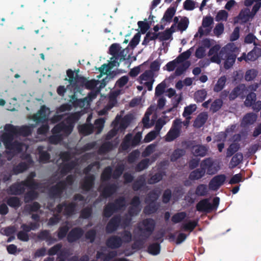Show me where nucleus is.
I'll return each instance as SVG.
<instances>
[{
  "instance_id": "f257e3e1",
  "label": "nucleus",
  "mask_w": 261,
  "mask_h": 261,
  "mask_svg": "<svg viewBox=\"0 0 261 261\" xmlns=\"http://www.w3.org/2000/svg\"><path fill=\"white\" fill-rule=\"evenodd\" d=\"M77 113L70 114L64 121L56 124L51 129L52 134H61L63 136L68 137L72 132L74 123L79 119Z\"/></svg>"
},
{
  "instance_id": "f03ea898",
  "label": "nucleus",
  "mask_w": 261,
  "mask_h": 261,
  "mask_svg": "<svg viewBox=\"0 0 261 261\" xmlns=\"http://www.w3.org/2000/svg\"><path fill=\"white\" fill-rule=\"evenodd\" d=\"M214 161L211 158L204 159L201 163L200 168L191 171L189 175V179L191 180H198L203 177L206 172L209 175L215 174L218 169L213 166Z\"/></svg>"
},
{
  "instance_id": "7ed1b4c3",
  "label": "nucleus",
  "mask_w": 261,
  "mask_h": 261,
  "mask_svg": "<svg viewBox=\"0 0 261 261\" xmlns=\"http://www.w3.org/2000/svg\"><path fill=\"white\" fill-rule=\"evenodd\" d=\"M14 137L7 132L3 133L1 137V141L4 143L5 148L8 150L6 151V153L11 154V157L16 153L21 152L22 150V143L18 141H13Z\"/></svg>"
},
{
  "instance_id": "20e7f679",
  "label": "nucleus",
  "mask_w": 261,
  "mask_h": 261,
  "mask_svg": "<svg viewBox=\"0 0 261 261\" xmlns=\"http://www.w3.org/2000/svg\"><path fill=\"white\" fill-rule=\"evenodd\" d=\"M220 198L218 197L214 198L212 204L210 202L208 199H203L197 203L196 208L198 212L209 213L217 210Z\"/></svg>"
},
{
  "instance_id": "39448f33",
  "label": "nucleus",
  "mask_w": 261,
  "mask_h": 261,
  "mask_svg": "<svg viewBox=\"0 0 261 261\" xmlns=\"http://www.w3.org/2000/svg\"><path fill=\"white\" fill-rule=\"evenodd\" d=\"M232 46L230 44H227L220 50L222 60H225L224 67L226 69H228L233 66L237 58L236 55L232 51Z\"/></svg>"
},
{
  "instance_id": "423d86ee",
  "label": "nucleus",
  "mask_w": 261,
  "mask_h": 261,
  "mask_svg": "<svg viewBox=\"0 0 261 261\" xmlns=\"http://www.w3.org/2000/svg\"><path fill=\"white\" fill-rule=\"evenodd\" d=\"M5 130L14 136L27 137L32 133L31 128L27 125L17 126L7 124L5 126Z\"/></svg>"
},
{
  "instance_id": "0eeeda50",
  "label": "nucleus",
  "mask_w": 261,
  "mask_h": 261,
  "mask_svg": "<svg viewBox=\"0 0 261 261\" xmlns=\"http://www.w3.org/2000/svg\"><path fill=\"white\" fill-rule=\"evenodd\" d=\"M181 121L180 119H175L172 123V125L165 137V140L167 142H170L179 137L181 133Z\"/></svg>"
},
{
  "instance_id": "6e6552de",
  "label": "nucleus",
  "mask_w": 261,
  "mask_h": 261,
  "mask_svg": "<svg viewBox=\"0 0 261 261\" xmlns=\"http://www.w3.org/2000/svg\"><path fill=\"white\" fill-rule=\"evenodd\" d=\"M66 189V183L64 180H61L56 185L51 186L48 190V195L51 199L60 198L64 191Z\"/></svg>"
},
{
  "instance_id": "1a4fd4ad",
  "label": "nucleus",
  "mask_w": 261,
  "mask_h": 261,
  "mask_svg": "<svg viewBox=\"0 0 261 261\" xmlns=\"http://www.w3.org/2000/svg\"><path fill=\"white\" fill-rule=\"evenodd\" d=\"M117 248H112L111 246H106L101 252H97V257L101 258L105 261H108L117 254Z\"/></svg>"
},
{
  "instance_id": "9d476101",
  "label": "nucleus",
  "mask_w": 261,
  "mask_h": 261,
  "mask_svg": "<svg viewBox=\"0 0 261 261\" xmlns=\"http://www.w3.org/2000/svg\"><path fill=\"white\" fill-rule=\"evenodd\" d=\"M142 225L143 227L140 228V231L145 236H149L154 229L155 222L152 218H147L143 220Z\"/></svg>"
},
{
  "instance_id": "9b49d317",
  "label": "nucleus",
  "mask_w": 261,
  "mask_h": 261,
  "mask_svg": "<svg viewBox=\"0 0 261 261\" xmlns=\"http://www.w3.org/2000/svg\"><path fill=\"white\" fill-rule=\"evenodd\" d=\"M121 217L117 215L113 216L108 223L106 227V231L107 233H112L117 230L120 225Z\"/></svg>"
},
{
  "instance_id": "f8f14e48",
  "label": "nucleus",
  "mask_w": 261,
  "mask_h": 261,
  "mask_svg": "<svg viewBox=\"0 0 261 261\" xmlns=\"http://www.w3.org/2000/svg\"><path fill=\"white\" fill-rule=\"evenodd\" d=\"M226 177L224 174H219L212 178L209 182V188L213 191L218 190L224 184Z\"/></svg>"
},
{
  "instance_id": "ddd939ff",
  "label": "nucleus",
  "mask_w": 261,
  "mask_h": 261,
  "mask_svg": "<svg viewBox=\"0 0 261 261\" xmlns=\"http://www.w3.org/2000/svg\"><path fill=\"white\" fill-rule=\"evenodd\" d=\"M95 177L93 174L86 175L81 182L80 187L85 192L90 191L94 186Z\"/></svg>"
},
{
  "instance_id": "4468645a",
  "label": "nucleus",
  "mask_w": 261,
  "mask_h": 261,
  "mask_svg": "<svg viewBox=\"0 0 261 261\" xmlns=\"http://www.w3.org/2000/svg\"><path fill=\"white\" fill-rule=\"evenodd\" d=\"M36 176L35 172H31L25 180L21 181V183L29 189H38L40 188L41 184L34 179Z\"/></svg>"
},
{
  "instance_id": "2eb2a0df",
  "label": "nucleus",
  "mask_w": 261,
  "mask_h": 261,
  "mask_svg": "<svg viewBox=\"0 0 261 261\" xmlns=\"http://www.w3.org/2000/svg\"><path fill=\"white\" fill-rule=\"evenodd\" d=\"M77 165L76 160H72L68 162H64L59 165L60 173L62 176H65L71 172Z\"/></svg>"
},
{
  "instance_id": "dca6fc26",
  "label": "nucleus",
  "mask_w": 261,
  "mask_h": 261,
  "mask_svg": "<svg viewBox=\"0 0 261 261\" xmlns=\"http://www.w3.org/2000/svg\"><path fill=\"white\" fill-rule=\"evenodd\" d=\"M246 87L244 84L239 85L230 93L229 95V100H233L238 96L244 98L246 95Z\"/></svg>"
},
{
  "instance_id": "f3484780",
  "label": "nucleus",
  "mask_w": 261,
  "mask_h": 261,
  "mask_svg": "<svg viewBox=\"0 0 261 261\" xmlns=\"http://www.w3.org/2000/svg\"><path fill=\"white\" fill-rule=\"evenodd\" d=\"M25 191V186L21 183V181L13 184L8 189V194L13 195H22Z\"/></svg>"
},
{
  "instance_id": "a211bd4d",
  "label": "nucleus",
  "mask_w": 261,
  "mask_h": 261,
  "mask_svg": "<svg viewBox=\"0 0 261 261\" xmlns=\"http://www.w3.org/2000/svg\"><path fill=\"white\" fill-rule=\"evenodd\" d=\"M84 231L80 227H75L72 228L68 233L67 239L69 243L74 242L79 239L84 235Z\"/></svg>"
},
{
  "instance_id": "6ab92c4d",
  "label": "nucleus",
  "mask_w": 261,
  "mask_h": 261,
  "mask_svg": "<svg viewBox=\"0 0 261 261\" xmlns=\"http://www.w3.org/2000/svg\"><path fill=\"white\" fill-rule=\"evenodd\" d=\"M118 188L116 184H108L101 191V196L105 198L110 197L117 191Z\"/></svg>"
},
{
  "instance_id": "aec40b11",
  "label": "nucleus",
  "mask_w": 261,
  "mask_h": 261,
  "mask_svg": "<svg viewBox=\"0 0 261 261\" xmlns=\"http://www.w3.org/2000/svg\"><path fill=\"white\" fill-rule=\"evenodd\" d=\"M193 154L195 156L203 157L208 151V147L202 145H194L191 149Z\"/></svg>"
},
{
  "instance_id": "412c9836",
  "label": "nucleus",
  "mask_w": 261,
  "mask_h": 261,
  "mask_svg": "<svg viewBox=\"0 0 261 261\" xmlns=\"http://www.w3.org/2000/svg\"><path fill=\"white\" fill-rule=\"evenodd\" d=\"M33 119L36 122H43L47 119L46 108L45 106L41 107L38 112L33 116Z\"/></svg>"
},
{
  "instance_id": "4be33fe9",
  "label": "nucleus",
  "mask_w": 261,
  "mask_h": 261,
  "mask_svg": "<svg viewBox=\"0 0 261 261\" xmlns=\"http://www.w3.org/2000/svg\"><path fill=\"white\" fill-rule=\"evenodd\" d=\"M250 14V11L248 9L242 10L239 15L235 18L234 22L238 23L239 20H241V23H245L249 21Z\"/></svg>"
},
{
  "instance_id": "5701e85b",
  "label": "nucleus",
  "mask_w": 261,
  "mask_h": 261,
  "mask_svg": "<svg viewBox=\"0 0 261 261\" xmlns=\"http://www.w3.org/2000/svg\"><path fill=\"white\" fill-rule=\"evenodd\" d=\"M256 115L253 113L246 114L243 118L241 123L242 126L245 127L252 124L256 120Z\"/></svg>"
},
{
  "instance_id": "b1692460",
  "label": "nucleus",
  "mask_w": 261,
  "mask_h": 261,
  "mask_svg": "<svg viewBox=\"0 0 261 261\" xmlns=\"http://www.w3.org/2000/svg\"><path fill=\"white\" fill-rule=\"evenodd\" d=\"M208 119V115L206 113H200L195 119L193 125L195 127L200 128L206 122Z\"/></svg>"
},
{
  "instance_id": "393cba45",
  "label": "nucleus",
  "mask_w": 261,
  "mask_h": 261,
  "mask_svg": "<svg viewBox=\"0 0 261 261\" xmlns=\"http://www.w3.org/2000/svg\"><path fill=\"white\" fill-rule=\"evenodd\" d=\"M146 182L144 174L139 176L132 185V189L134 191H138L145 186Z\"/></svg>"
},
{
  "instance_id": "a878e982",
  "label": "nucleus",
  "mask_w": 261,
  "mask_h": 261,
  "mask_svg": "<svg viewBox=\"0 0 261 261\" xmlns=\"http://www.w3.org/2000/svg\"><path fill=\"white\" fill-rule=\"evenodd\" d=\"M77 204L76 203L71 202L66 204L64 205L63 214L65 216H71L74 214L76 207Z\"/></svg>"
},
{
  "instance_id": "bb28decb",
  "label": "nucleus",
  "mask_w": 261,
  "mask_h": 261,
  "mask_svg": "<svg viewBox=\"0 0 261 261\" xmlns=\"http://www.w3.org/2000/svg\"><path fill=\"white\" fill-rule=\"evenodd\" d=\"M111 202L117 212L122 210L126 205L125 198L123 196L119 197Z\"/></svg>"
},
{
  "instance_id": "cd10ccee",
  "label": "nucleus",
  "mask_w": 261,
  "mask_h": 261,
  "mask_svg": "<svg viewBox=\"0 0 261 261\" xmlns=\"http://www.w3.org/2000/svg\"><path fill=\"white\" fill-rule=\"evenodd\" d=\"M37 238L41 241H45L46 242H51L54 240L51 236L49 230H42L38 233Z\"/></svg>"
},
{
  "instance_id": "c85d7f7f",
  "label": "nucleus",
  "mask_w": 261,
  "mask_h": 261,
  "mask_svg": "<svg viewBox=\"0 0 261 261\" xmlns=\"http://www.w3.org/2000/svg\"><path fill=\"white\" fill-rule=\"evenodd\" d=\"M176 11V8L173 7L168 8L165 11L161 21L170 22L175 14Z\"/></svg>"
},
{
  "instance_id": "c756f323",
  "label": "nucleus",
  "mask_w": 261,
  "mask_h": 261,
  "mask_svg": "<svg viewBox=\"0 0 261 261\" xmlns=\"http://www.w3.org/2000/svg\"><path fill=\"white\" fill-rule=\"evenodd\" d=\"M79 130L80 134L84 136H87L93 132L94 126L90 124H84L81 125L79 127Z\"/></svg>"
},
{
  "instance_id": "7c9ffc66",
  "label": "nucleus",
  "mask_w": 261,
  "mask_h": 261,
  "mask_svg": "<svg viewBox=\"0 0 261 261\" xmlns=\"http://www.w3.org/2000/svg\"><path fill=\"white\" fill-rule=\"evenodd\" d=\"M113 204L112 202H108L105 206L103 210L102 215L104 217L109 218L111 217L113 214L116 212Z\"/></svg>"
},
{
  "instance_id": "2f4dec72",
  "label": "nucleus",
  "mask_w": 261,
  "mask_h": 261,
  "mask_svg": "<svg viewBox=\"0 0 261 261\" xmlns=\"http://www.w3.org/2000/svg\"><path fill=\"white\" fill-rule=\"evenodd\" d=\"M261 56V49L254 47L253 49L249 51L247 55V60L248 61H254Z\"/></svg>"
},
{
  "instance_id": "473e14b6",
  "label": "nucleus",
  "mask_w": 261,
  "mask_h": 261,
  "mask_svg": "<svg viewBox=\"0 0 261 261\" xmlns=\"http://www.w3.org/2000/svg\"><path fill=\"white\" fill-rule=\"evenodd\" d=\"M115 146L111 142H105L101 144L98 149L99 154H105L113 150Z\"/></svg>"
},
{
  "instance_id": "72a5a7b5",
  "label": "nucleus",
  "mask_w": 261,
  "mask_h": 261,
  "mask_svg": "<svg viewBox=\"0 0 261 261\" xmlns=\"http://www.w3.org/2000/svg\"><path fill=\"white\" fill-rule=\"evenodd\" d=\"M30 190L28 191L24 195V200L25 203H29L33 200L37 198L38 193L35 190L36 189H29Z\"/></svg>"
},
{
  "instance_id": "f704fd0d",
  "label": "nucleus",
  "mask_w": 261,
  "mask_h": 261,
  "mask_svg": "<svg viewBox=\"0 0 261 261\" xmlns=\"http://www.w3.org/2000/svg\"><path fill=\"white\" fill-rule=\"evenodd\" d=\"M147 204L143 210L146 215H150L155 213L158 210L159 205L157 203H146Z\"/></svg>"
},
{
  "instance_id": "c9c22d12",
  "label": "nucleus",
  "mask_w": 261,
  "mask_h": 261,
  "mask_svg": "<svg viewBox=\"0 0 261 261\" xmlns=\"http://www.w3.org/2000/svg\"><path fill=\"white\" fill-rule=\"evenodd\" d=\"M29 168L28 164L25 162H20L17 165L13 167L12 172L13 174L17 175L23 172Z\"/></svg>"
},
{
  "instance_id": "e433bc0d",
  "label": "nucleus",
  "mask_w": 261,
  "mask_h": 261,
  "mask_svg": "<svg viewBox=\"0 0 261 261\" xmlns=\"http://www.w3.org/2000/svg\"><path fill=\"white\" fill-rule=\"evenodd\" d=\"M7 203L9 206L15 209L20 207L22 204L20 198L16 196L10 197L8 198Z\"/></svg>"
},
{
  "instance_id": "4c0bfd02",
  "label": "nucleus",
  "mask_w": 261,
  "mask_h": 261,
  "mask_svg": "<svg viewBox=\"0 0 261 261\" xmlns=\"http://www.w3.org/2000/svg\"><path fill=\"white\" fill-rule=\"evenodd\" d=\"M243 159V154L241 152H238L231 158L230 162V166L233 168L239 165Z\"/></svg>"
},
{
  "instance_id": "58836bf2",
  "label": "nucleus",
  "mask_w": 261,
  "mask_h": 261,
  "mask_svg": "<svg viewBox=\"0 0 261 261\" xmlns=\"http://www.w3.org/2000/svg\"><path fill=\"white\" fill-rule=\"evenodd\" d=\"M226 82V77L225 76H221L215 85L213 90L215 92H219L222 90L224 88Z\"/></svg>"
},
{
  "instance_id": "ea45409f",
  "label": "nucleus",
  "mask_w": 261,
  "mask_h": 261,
  "mask_svg": "<svg viewBox=\"0 0 261 261\" xmlns=\"http://www.w3.org/2000/svg\"><path fill=\"white\" fill-rule=\"evenodd\" d=\"M112 176V168L110 166L106 167L101 174V180L102 182L109 180Z\"/></svg>"
},
{
  "instance_id": "a19ab883",
  "label": "nucleus",
  "mask_w": 261,
  "mask_h": 261,
  "mask_svg": "<svg viewBox=\"0 0 261 261\" xmlns=\"http://www.w3.org/2000/svg\"><path fill=\"white\" fill-rule=\"evenodd\" d=\"M185 150L183 149L177 148L175 149L170 156V161L176 162L178 159L185 155Z\"/></svg>"
},
{
  "instance_id": "79ce46f5",
  "label": "nucleus",
  "mask_w": 261,
  "mask_h": 261,
  "mask_svg": "<svg viewBox=\"0 0 261 261\" xmlns=\"http://www.w3.org/2000/svg\"><path fill=\"white\" fill-rule=\"evenodd\" d=\"M190 63L189 61H185L182 63L180 66L177 67L174 72L175 76H180L185 71L190 67Z\"/></svg>"
},
{
  "instance_id": "37998d69",
  "label": "nucleus",
  "mask_w": 261,
  "mask_h": 261,
  "mask_svg": "<svg viewBox=\"0 0 261 261\" xmlns=\"http://www.w3.org/2000/svg\"><path fill=\"white\" fill-rule=\"evenodd\" d=\"M240 148V144L238 143H232L228 147L226 152V157L231 156L234 153L237 152Z\"/></svg>"
},
{
  "instance_id": "c03bdc74",
  "label": "nucleus",
  "mask_w": 261,
  "mask_h": 261,
  "mask_svg": "<svg viewBox=\"0 0 261 261\" xmlns=\"http://www.w3.org/2000/svg\"><path fill=\"white\" fill-rule=\"evenodd\" d=\"M150 160L149 159H144L142 160L136 166L135 170L137 172H140L148 168Z\"/></svg>"
},
{
  "instance_id": "a18cd8bd",
  "label": "nucleus",
  "mask_w": 261,
  "mask_h": 261,
  "mask_svg": "<svg viewBox=\"0 0 261 261\" xmlns=\"http://www.w3.org/2000/svg\"><path fill=\"white\" fill-rule=\"evenodd\" d=\"M138 25L140 29L141 33L144 34L149 29L151 22L149 23L147 22V19H145L144 21H139L138 22Z\"/></svg>"
},
{
  "instance_id": "49530a36",
  "label": "nucleus",
  "mask_w": 261,
  "mask_h": 261,
  "mask_svg": "<svg viewBox=\"0 0 261 261\" xmlns=\"http://www.w3.org/2000/svg\"><path fill=\"white\" fill-rule=\"evenodd\" d=\"M256 99V95L254 92H251L247 95L245 105L246 107H251L253 105Z\"/></svg>"
},
{
  "instance_id": "de8ad7c7",
  "label": "nucleus",
  "mask_w": 261,
  "mask_h": 261,
  "mask_svg": "<svg viewBox=\"0 0 261 261\" xmlns=\"http://www.w3.org/2000/svg\"><path fill=\"white\" fill-rule=\"evenodd\" d=\"M159 194L155 191L149 192L147 195L145 199L146 203H156V201L159 198Z\"/></svg>"
},
{
  "instance_id": "09e8293b",
  "label": "nucleus",
  "mask_w": 261,
  "mask_h": 261,
  "mask_svg": "<svg viewBox=\"0 0 261 261\" xmlns=\"http://www.w3.org/2000/svg\"><path fill=\"white\" fill-rule=\"evenodd\" d=\"M207 192L206 185L200 184L196 187L195 194L198 196H204L207 194Z\"/></svg>"
},
{
  "instance_id": "8fccbe9b",
  "label": "nucleus",
  "mask_w": 261,
  "mask_h": 261,
  "mask_svg": "<svg viewBox=\"0 0 261 261\" xmlns=\"http://www.w3.org/2000/svg\"><path fill=\"white\" fill-rule=\"evenodd\" d=\"M63 139V135L61 134H53V135L50 136L48 138V140L50 143L52 144H58L61 142Z\"/></svg>"
},
{
  "instance_id": "3c124183",
  "label": "nucleus",
  "mask_w": 261,
  "mask_h": 261,
  "mask_svg": "<svg viewBox=\"0 0 261 261\" xmlns=\"http://www.w3.org/2000/svg\"><path fill=\"white\" fill-rule=\"evenodd\" d=\"M223 105V101L220 99H215L211 104V111L215 113L218 111Z\"/></svg>"
},
{
  "instance_id": "603ef678",
  "label": "nucleus",
  "mask_w": 261,
  "mask_h": 261,
  "mask_svg": "<svg viewBox=\"0 0 261 261\" xmlns=\"http://www.w3.org/2000/svg\"><path fill=\"white\" fill-rule=\"evenodd\" d=\"M257 73V71L254 69H249L245 73V80L247 81H251L256 77Z\"/></svg>"
},
{
  "instance_id": "864d4df0",
  "label": "nucleus",
  "mask_w": 261,
  "mask_h": 261,
  "mask_svg": "<svg viewBox=\"0 0 261 261\" xmlns=\"http://www.w3.org/2000/svg\"><path fill=\"white\" fill-rule=\"evenodd\" d=\"M154 73L152 72V71H150L149 70H146L144 72H143L142 74L140 75L139 78L141 81H150L151 80L153 79Z\"/></svg>"
},
{
  "instance_id": "5fc2aeb1",
  "label": "nucleus",
  "mask_w": 261,
  "mask_h": 261,
  "mask_svg": "<svg viewBox=\"0 0 261 261\" xmlns=\"http://www.w3.org/2000/svg\"><path fill=\"white\" fill-rule=\"evenodd\" d=\"M189 23V19L185 17L181 18L180 21L178 22L177 26V29L181 32H183L187 29Z\"/></svg>"
},
{
  "instance_id": "6e6d98bb",
  "label": "nucleus",
  "mask_w": 261,
  "mask_h": 261,
  "mask_svg": "<svg viewBox=\"0 0 261 261\" xmlns=\"http://www.w3.org/2000/svg\"><path fill=\"white\" fill-rule=\"evenodd\" d=\"M187 216L185 212H182L176 213L171 218V221L174 223H177L182 221Z\"/></svg>"
},
{
  "instance_id": "4d7b16f0",
  "label": "nucleus",
  "mask_w": 261,
  "mask_h": 261,
  "mask_svg": "<svg viewBox=\"0 0 261 261\" xmlns=\"http://www.w3.org/2000/svg\"><path fill=\"white\" fill-rule=\"evenodd\" d=\"M69 228L67 225L60 227L58 229L57 236L60 240L64 239L67 235Z\"/></svg>"
},
{
  "instance_id": "13d9d810",
  "label": "nucleus",
  "mask_w": 261,
  "mask_h": 261,
  "mask_svg": "<svg viewBox=\"0 0 261 261\" xmlns=\"http://www.w3.org/2000/svg\"><path fill=\"white\" fill-rule=\"evenodd\" d=\"M196 105H190L189 106H187L185 108L184 112L182 113V116L184 117H186L188 116H190L194 111L196 110Z\"/></svg>"
},
{
  "instance_id": "bf43d9fd",
  "label": "nucleus",
  "mask_w": 261,
  "mask_h": 261,
  "mask_svg": "<svg viewBox=\"0 0 261 261\" xmlns=\"http://www.w3.org/2000/svg\"><path fill=\"white\" fill-rule=\"evenodd\" d=\"M159 40L160 41H166L169 40L172 36V31L166 29L164 32H159Z\"/></svg>"
},
{
  "instance_id": "052dcab7",
  "label": "nucleus",
  "mask_w": 261,
  "mask_h": 261,
  "mask_svg": "<svg viewBox=\"0 0 261 261\" xmlns=\"http://www.w3.org/2000/svg\"><path fill=\"white\" fill-rule=\"evenodd\" d=\"M206 92L205 90L197 91L195 93V97L197 102H202L206 98Z\"/></svg>"
},
{
  "instance_id": "680f3d73",
  "label": "nucleus",
  "mask_w": 261,
  "mask_h": 261,
  "mask_svg": "<svg viewBox=\"0 0 261 261\" xmlns=\"http://www.w3.org/2000/svg\"><path fill=\"white\" fill-rule=\"evenodd\" d=\"M121 48L119 44L113 43L109 48V54L115 58L119 53V51H120Z\"/></svg>"
},
{
  "instance_id": "e2e57ef3",
  "label": "nucleus",
  "mask_w": 261,
  "mask_h": 261,
  "mask_svg": "<svg viewBox=\"0 0 261 261\" xmlns=\"http://www.w3.org/2000/svg\"><path fill=\"white\" fill-rule=\"evenodd\" d=\"M124 167L123 165H119L117 166L114 171H112V177L114 179H118L122 175L124 171Z\"/></svg>"
},
{
  "instance_id": "0e129e2a",
  "label": "nucleus",
  "mask_w": 261,
  "mask_h": 261,
  "mask_svg": "<svg viewBox=\"0 0 261 261\" xmlns=\"http://www.w3.org/2000/svg\"><path fill=\"white\" fill-rule=\"evenodd\" d=\"M191 55V52L190 51V50H187L186 51L183 52L182 53L180 54L176 59L177 60V62L180 63H184V61L188 59H189Z\"/></svg>"
},
{
  "instance_id": "69168bd1",
  "label": "nucleus",
  "mask_w": 261,
  "mask_h": 261,
  "mask_svg": "<svg viewBox=\"0 0 261 261\" xmlns=\"http://www.w3.org/2000/svg\"><path fill=\"white\" fill-rule=\"evenodd\" d=\"M163 174L161 172H158L153 175L148 180L150 184H154L161 181L163 178Z\"/></svg>"
},
{
  "instance_id": "338daca9",
  "label": "nucleus",
  "mask_w": 261,
  "mask_h": 261,
  "mask_svg": "<svg viewBox=\"0 0 261 261\" xmlns=\"http://www.w3.org/2000/svg\"><path fill=\"white\" fill-rule=\"evenodd\" d=\"M166 86V84L164 82L158 84L155 89V95L156 96L162 95L165 91Z\"/></svg>"
},
{
  "instance_id": "774afa93",
  "label": "nucleus",
  "mask_w": 261,
  "mask_h": 261,
  "mask_svg": "<svg viewBox=\"0 0 261 261\" xmlns=\"http://www.w3.org/2000/svg\"><path fill=\"white\" fill-rule=\"evenodd\" d=\"M96 231L94 229H90L85 233V238L87 240H89L90 243H93L96 238Z\"/></svg>"
}]
</instances>
